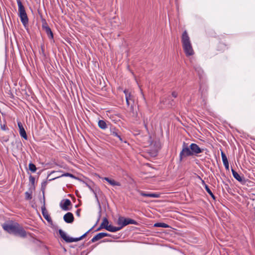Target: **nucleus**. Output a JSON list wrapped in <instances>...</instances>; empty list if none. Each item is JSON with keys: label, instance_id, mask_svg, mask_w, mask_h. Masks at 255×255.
I'll return each instance as SVG.
<instances>
[{"label": "nucleus", "instance_id": "f257e3e1", "mask_svg": "<svg viewBox=\"0 0 255 255\" xmlns=\"http://www.w3.org/2000/svg\"><path fill=\"white\" fill-rule=\"evenodd\" d=\"M2 228L9 234H12L20 237L26 236V233L19 224L12 221L7 222L2 225Z\"/></svg>", "mask_w": 255, "mask_h": 255}, {"label": "nucleus", "instance_id": "f03ea898", "mask_svg": "<svg viewBox=\"0 0 255 255\" xmlns=\"http://www.w3.org/2000/svg\"><path fill=\"white\" fill-rule=\"evenodd\" d=\"M181 42L186 55L189 56L193 55L194 51L190 40V38L186 30L184 31L182 34Z\"/></svg>", "mask_w": 255, "mask_h": 255}, {"label": "nucleus", "instance_id": "7ed1b4c3", "mask_svg": "<svg viewBox=\"0 0 255 255\" xmlns=\"http://www.w3.org/2000/svg\"><path fill=\"white\" fill-rule=\"evenodd\" d=\"M59 233L61 237L67 243L78 242L83 239L87 235V233H86L80 238H73L68 236L67 234L61 229L59 230Z\"/></svg>", "mask_w": 255, "mask_h": 255}, {"label": "nucleus", "instance_id": "20e7f679", "mask_svg": "<svg viewBox=\"0 0 255 255\" xmlns=\"http://www.w3.org/2000/svg\"><path fill=\"white\" fill-rule=\"evenodd\" d=\"M118 224L121 226L120 227H121L122 229L124 227L129 224L136 225V222L131 219L120 217L118 220Z\"/></svg>", "mask_w": 255, "mask_h": 255}, {"label": "nucleus", "instance_id": "39448f33", "mask_svg": "<svg viewBox=\"0 0 255 255\" xmlns=\"http://www.w3.org/2000/svg\"><path fill=\"white\" fill-rule=\"evenodd\" d=\"M192 152H191V149L190 146L188 147L185 142H184L182 146V149L180 153V159H182L186 157L192 156Z\"/></svg>", "mask_w": 255, "mask_h": 255}, {"label": "nucleus", "instance_id": "423d86ee", "mask_svg": "<svg viewBox=\"0 0 255 255\" xmlns=\"http://www.w3.org/2000/svg\"><path fill=\"white\" fill-rule=\"evenodd\" d=\"M191 152L193 155H197L203 151V149H201L199 146L195 143H191L190 145Z\"/></svg>", "mask_w": 255, "mask_h": 255}, {"label": "nucleus", "instance_id": "0eeeda50", "mask_svg": "<svg viewBox=\"0 0 255 255\" xmlns=\"http://www.w3.org/2000/svg\"><path fill=\"white\" fill-rule=\"evenodd\" d=\"M124 93L125 94L127 105L128 106H132V104L133 103V100L131 94L130 93H128V91L127 90H124Z\"/></svg>", "mask_w": 255, "mask_h": 255}, {"label": "nucleus", "instance_id": "6e6552de", "mask_svg": "<svg viewBox=\"0 0 255 255\" xmlns=\"http://www.w3.org/2000/svg\"><path fill=\"white\" fill-rule=\"evenodd\" d=\"M71 204V202L69 199H66L63 200L60 203V207L62 210L68 211L69 210L68 207Z\"/></svg>", "mask_w": 255, "mask_h": 255}, {"label": "nucleus", "instance_id": "1a4fd4ad", "mask_svg": "<svg viewBox=\"0 0 255 255\" xmlns=\"http://www.w3.org/2000/svg\"><path fill=\"white\" fill-rule=\"evenodd\" d=\"M108 236H109V234L106 233H100L98 234L97 235H96L95 236H94L92 238L91 241H92V242L94 243V242H95L103 238L104 237H108Z\"/></svg>", "mask_w": 255, "mask_h": 255}, {"label": "nucleus", "instance_id": "9d476101", "mask_svg": "<svg viewBox=\"0 0 255 255\" xmlns=\"http://www.w3.org/2000/svg\"><path fill=\"white\" fill-rule=\"evenodd\" d=\"M18 127L19 129V134L21 137L24 138L25 139H27V136L25 130L23 127L22 124L20 122L18 123Z\"/></svg>", "mask_w": 255, "mask_h": 255}, {"label": "nucleus", "instance_id": "9b49d317", "mask_svg": "<svg viewBox=\"0 0 255 255\" xmlns=\"http://www.w3.org/2000/svg\"><path fill=\"white\" fill-rule=\"evenodd\" d=\"M63 219L65 222L71 223L73 222L74 217L71 213L68 212L64 216Z\"/></svg>", "mask_w": 255, "mask_h": 255}, {"label": "nucleus", "instance_id": "f8f14e48", "mask_svg": "<svg viewBox=\"0 0 255 255\" xmlns=\"http://www.w3.org/2000/svg\"><path fill=\"white\" fill-rule=\"evenodd\" d=\"M42 27L45 30V32L46 33L48 37L50 39H53V33H52L50 28L47 25H43Z\"/></svg>", "mask_w": 255, "mask_h": 255}, {"label": "nucleus", "instance_id": "ddd939ff", "mask_svg": "<svg viewBox=\"0 0 255 255\" xmlns=\"http://www.w3.org/2000/svg\"><path fill=\"white\" fill-rule=\"evenodd\" d=\"M103 179L106 180V181H107L111 185H112L113 186H121V183L120 182H117V181H115L114 179H110V178H109L108 177L103 178Z\"/></svg>", "mask_w": 255, "mask_h": 255}, {"label": "nucleus", "instance_id": "4468645a", "mask_svg": "<svg viewBox=\"0 0 255 255\" xmlns=\"http://www.w3.org/2000/svg\"><path fill=\"white\" fill-rule=\"evenodd\" d=\"M140 194L142 196L151 198H158L160 197V194L158 193H146L142 191H140Z\"/></svg>", "mask_w": 255, "mask_h": 255}, {"label": "nucleus", "instance_id": "2eb2a0df", "mask_svg": "<svg viewBox=\"0 0 255 255\" xmlns=\"http://www.w3.org/2000/svg\"><path fill=\"white\" fill-rule=\"evenodd\" d=\"M17 3L18 5V15H20L21 14H24L26 13V11L25 10V8L23 6V5L22 4V2L20 0H17Z\"/></svg>", "mask_w": 255, "mask_h": 255}, {"label": "nucleus", "instance_id": "dca6fc26", "mask_svg": "<svg viewBox=\"0 0 255 255\" xmlns=\"http://www.w3.org/2000/svg\"><path fill=\"white\" fill-rule=\"evenodd\" d=\"M19 16L20 18V20L22 24L25 26L28 22V18L27 15L26 13H25L24 14H21L20 15H19Z\"/></svg>", "mask_w": 255, "mask_h": 255}, {"label": "nucleus", "instance_id": "f3484780", "mask_svg": "<svg viewBox=\"0 0 255 255\" xmlns=\"http://www.w3.org/2000/svg\"><path fill=\"white\" fill-rule=\"evenodd\" d=\"M109 226V221L106 218H104L103 220L102 223L101 224L100 227L98 229V231L100 230L101 229L104 228L106 230L108 228Z\"/></svg>", "mask_w": 255, "mask_h": 255}, {"label": "nucleus", "instance_id": "a211bd4d", "mask_svg": "<svg viewBox=\"0 0 255 255\" xmlns=\"http://www.w3.org/2000/svg\"><path fill=\"white\" fill-rule=\"evenodd\" d=\"M110 132H111V134L113 135V136L118 137L121 141H122V139L121 136L119 134V133H118L117 129L115 128L111 127L110 128Z\"/></svg>", "mask_w": 255, "mask_h": 255}, {"label": "nucleus", "instance_id": "6ab92c4d", "mask_svg": "<svg viewBox=\"0 0 255 255\" xmlns=\"http://www.w3.org/2000/svg\"><path fill=\"white\" fill-rule=\"evenodd\" d=\"M232 172L233 174V177L238 181L242 182L243 181V178L241 177L236 171H235L233 169H232Z\"/></svg>", "mask_w": 255, "mask_h": 255}, {"label": "nucleus", "instance_id": "aec40b11", "mask_svg": "<svg viewBox=\"0 0 255 255\" xmlns=\"http://www.w3.org/2000/svg\"><path fill=\"white\" fill-rule=\"evenodd\" d=\"M121 229V227H114L111 225H109L108 228L106 229L107 231L111 232H116Z\"/></svg>", "mask_w": 255, "mask_h": 255}, {"label": "nucleus", "instance_id": "412c9836", "mask_svg": "<svg viewBox=\"0 0 255 255\" xmlns=\"http://www.w3.org/2000/svg\"><path fill=\"white\" fill-rule=\"evenodd\" d=\"M98 126L103 129H105L107 128V125L106 122L104 120H100L98 122Z\"/></svg>", "mask_w": 255, "mask_h": 255}, {"label": "nucleus", "instance_id": "4be33fe9", "mask_svg": "<svg viewBox=\"0 0 255 255\" xmlns=\"http://www.w3.org/2000/svg\"><path fill=\"white\" fill-rule=\"evenodd\" d=\"M202 182L203 185L204 186V187H205L206 191L208 193V194L209 195H210L211 196V197L215 199V196H214V194H213V193L212 192L211 190L210 189V188H209L208 185L205 184L204 181L202 180Z\"/></svg>", "mask_w": 255, "mask_h": 255}, {"label": "nucleus", "instance_id": "5701e85b", "mask_svg": "<svg viewBox=\"0 0 255 255\" xmlns=\"http://www.w3.org/2000/svg\"><path fill=\"white\" fill-rule=\"evenodd\" d=\"M154 227H162V228H167L168 225L163 223H157L154 225Z\"/></svg>", "mask_w": 255, "mask_h": 255}, {"label": "nucleus", "instance_id": "b1692460", "mask_svg": "<svg viewBox=\"0 0 255 255\" xmlns=\"http://www.w3.org/2000/svg\"><path fill=\"white\" fill-rule=\"evenodd\" d=\"M28 166H29V169L31 172H35L36 171L37 168L34 164H33L32 163H30L28 165Z\"/></svg>", "mask_w": 255, "mask_h": 255}, {"label": "nucleus", "instance_id": "393cba45", "mask_svg": "<svg viewBox=\"0 0 255 255\" xmlns=\"http://www.w3.org/2000/svg\"><path fill=\"white\" fill-rule=\"evenodd\" d=\"M221 156L223 163L228 162L227 157L223 152H221Z\"/></svg>", "mask_w": 255, "mask_h": 255}, {"label": "nucleus", "instance_id": "a878e982", "mask_svg": "<svg viewBox=\"0 0 255 255\" xmlns=\"http://www.w3.org/2000/svg\"><path fill=\"white\" fill-rule=\"evenodd\" d=\"M45 207H42V213H43V216L45 217V218L46 219H47L48 220V215L45 214Z\"/></svg>", "mask_w": 255, "mask_h": 255}, {"label": "nucleus", "instance_id": "bb28decb", "mask_svg": "<svg viewBox=\"0 0 255 255\" xmlns=\"http://www.w3.org/2000/svg\"><path fill=\"white\" fill-rule=\"evenodd\" d=\"M25 194V198L26 199L28 200V199H31L32 197H31L30 193H28V192H26Z\"/></svg>", "mask_w": 255, "mask_h": 255}, {"label": "nucleus", "instance_id": "cd10ccee", "mask_svg": "<svg viewBox=\"0 0 255 255\" xmlns=\"http://www.w3.org/2000/svg\"><path fill=\"white\" fill-rule=\"evenodd\" d=\"M226 169L227 170H229V162H226L225 163H223Z\"/></svg>", "mask_w": 255, "mask_h": 255}, {"label": "nucleus", "instance_id": "c85d7f7f", "mask_svg": "<svg viewBox=\"0 0 255 255\" xmlns=\"http://www.w3.org/2000/svg\"><path fill=\"white\" fill-rule=\"evenodd\" d=\"M63 176H70V177H73L74 176L71 174H70V173H66V174H64V175H63Z\"/></svg>", "mask_w": 255, "mask_h": 255}, {"label": "nucleus", "instance_id": "c756f323", "mask_svg": "<svg viewBox=\"0 0 255 255\" xmlns=\"http://www.w3.org/2000/svg\"><path fill=\"white\" fill-rule=\"evenodd\" d=\"M177 93L176 92H173L172 93V95L174 98H176L177 96Z\"/></svg>", "mask_w": 255, "mask_h": 255}, {"label": "nucleus", "instance_id": "7c9ffc66", "mask_svg": "<svg viewBox=\"0 0 255 255\" xmlns=\"http://www.w3.org/2000/svg\"><path fill=\"white\" fill-rule=\"evenodd\" d=\"M1 128L3 130H6V127L5 125H1Z\"/></svg>", "mask_w": 255, "mask_h": 255}, {"label": "nucleus", "instance_id": "2f4dec72", "mask_svg": "<svg viewBox=\"0 0 255 255\" xmlns=\"http://www.w3.org/2000/svg\"><path fill=\"white\" fill-rule=\"evenodd\" d=\"M195 70L198 72L199 74H200V72L202 71L199 68H195Z\"/></svg>", "mask_w": 255, "mask_h": 255}, {"label": "nucleus", "instance_id": "473e14b6", "mask_svg": "<svg viewBox=\"0 0 255 255\" xmlns=\"http://www.w3.org/2000/svg\"><path fill=\"white\" fill-rule=\"evenodd\" d=\"M94 194H95V198H96L98 202L99 203V200H98V197H97V195L96 193H94Z\"/></svg>", "mask_w": 255, "mask_h": 255}, {"label": "nucleus", "instance_id": "72a5a7b5", "mask_svg": "<svg viewBox=\"0 0 255 255\" xmlns=\"http://www.w3.org/2000/svg\"><path fill=\"white\" fill-rule=\"evenodd\" d=\"M4 141H7L8 140V138H6L3 140Z\"/></svg>", "mask_w": 255, "mask_h": 255}, {"label": "nucleus", "instance_id": "f704fd0d", "mask_svg": "<svg viewBox=\"0 0 255 255\" xmlns=\"http://www.w3.org/2000/svg\"><path fill=\"white\" fill-rule=\"evenodd\" d=\"M92 229H93V227H92V228H91V229H90L88 231H87V232H86V233H87V234L88 233H89V232H90V231Z\"/></svg>", "mask_w": 255, "mask_h": 255}]
</instances>
